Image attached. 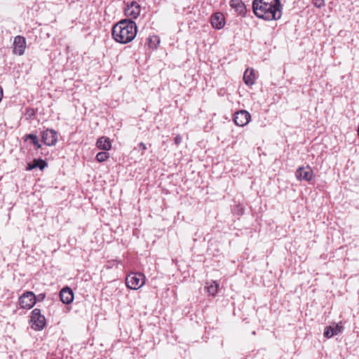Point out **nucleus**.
I'll use <instances>...</instances> for the list:
<instances>
[{
    "instance_id": "obj_1",
    "label": "nucleus",
    "mask_w": 359,
    "mask_h": 359,
    "mask_svg": "<svg viewBox=\"0 0 359 359\" xmlns=\"http://www.w3.org/2000/svg\"><path fill=\"white\" fill-rule=\"evenodd\" d=\"M252 10L255 15L264 20H278L282 16L280 0H253Z\"/></svg>"
},
{
    "instance_id": "obj_2",
    "label": "nucleus",
    "mask_w": 359,
    "mask_h": 359,
    "mask_svg": "<svg viewBox=\"0 0 359 359\" xmlns=\"http://www.w3.org/2000/svg\"><path fill=\"white\" fill-rule=\"evenodd\" d=\"M137 32L136 23L133 20L125 19L113 27L112 36L116 41L125 44L132 41Z\"/></svg>"
},
{
    "instance_id": "obj_3",
    "label": "nucleus",
    "mask_w": 359,
    "mask_h": 359,
    "mask_svg": "<svg viewBox=\"0 0 359 359\" xmlns=\"http://www.w3.org/2000/svg\"><path fill=\"white\" fill-rule=\"evenodd\" d=\"M126 283L128 288L137 290L144 285L145 276L141 273H131L127 276Z\"/></svg>"
},
{
    "instance_id": "obj_4",
    "label": "nucleus",
    "mask_w": 359,
    "mask_h": 359,
    "mask_svg": "<svg viewBox=\"0 0 359 359\" xmlns=\"http://www.w3.org/2000/svg\"><path fill=\"white\" fill-rule=\"evenodd\" d=\"M32 328L35 330H41L46 325V318L41 313L39 309H34L31 315Z\"/></svg>"
},
{
    "instance_id": "obj_5",
    "label": "nucleus",
    "mask_w": 359,
    "mask_h": 359,
    "mask_svg": "<svg viewBox=\"0 0 359 359\" xmlns=\"http://www.w3.org/2000/svg\"><path fill=\"white\" fill-rule=\"evenodd\" d=\"M36 302V297L32 292H26L19 298V304L23 309H29Z\"/></svg>"
},
{
    "instance_id": "obj_6",
    "label": "nucleus",
    "mask_w": 359,
    "mask_h": 359,
    "mask_svg": "<svg viewBox=\"0 0 359 359\" xmlns=\"http://www.w3.org/2000/svg\"><path fill=\"white\" fill-rule=\"evenodd\" d=\"M141 7L135 1H132L126 4L124 8L125 15L132 19H136L140 14Z\"/></svg>"
},
{
    "instance_id": "obj_7",
    "label": "nucleus",
    "mask_w": 359,
    "mask_h": 359,
    "mask_svg": "<svg viewBox=\"0 0 359 359\" xmlns=\"http://www.w3.org/2000/svg\"><path fill=\"white\" fill-rule=\"evenodd\" d=\"M251 119L250 114L246 110H240L234 114L233 121L238 126H246Z\"/></svg>"
},
{
    "instance_id": "obj_8",
    "label": "nucleus",
    "mask_w": 359,
    "mask_h": 359,
    "mask_svg": "<svg viewBox=\"0 0 359 359\" xmlns=\"http://www.w3.org/2000/svg\"><path fill=\"white\" fill-rule=\"evenodd\" d=\"M42 140L47 146H54L57 142V133L53 129H47L42 133Z\"/></svg>"
},
{
    "instance_id": "obj_9",
    "label": "nucleus",
    "mask_w": 359,
    "mask_h": 359,
    "mask_svg": "<svg viewBox=\"0 0 359 359\" xmlns=\"http://www.w3.org/2000/svg\"><path fill=\"white\" fill-rule=\"evenodd\" d=\"M229 5L236 15L245 17L248 10L242 0H231Z\"/></svg>"
},
{
    "instance_id": "obj_10",
    "label": "nucleus",
    "mask_w": 359,
    "mask_h": 359,
    "mask_svg": "<svg viewBox=\"0 0 359 359\" xmlns=\"http://www.w3.org/2000/svg\"><path fill=\"white\" fill-rule=\"evenodd\" d=\"M13 53L18 55L24 54L26 48L25 38L22 36H16L13 41Z\"/></svg>"
},
{
    "instance_id": "obj_11",
    "label": "nucleus",
    "mask_w": 359,
    "mask_h": 359,
    "mask_svg": "<svg viewBox=\"0 0 359 359\" xmlns=\"http://www.w3.org/2000/svg\"><path fill=\"white\" fill-rule=\"evenodd\" d=\"M313 176V170L309 167H300L296 171V177L299 180L311 181Z\"/></svg>"
},
{
    "instance_id": "obj_12",
    "label": "nucleus",
    "mask_w": 359,
    "mask_h": 359,
    "mask_svg": "<svg viewBox=\"0 0 359 359\" xmlns=\"http://www.w3.org/2000/svg\"><path fill=\"white\" fill-rule=\"evenodd\" d=\"M60 300L65 304L72 303L74 300V292L69 287H65L60 292Z\"/></svg>"
},
{
    "instance_id": "obj_13",
    "label": "nucleus",
    "mask_w": 359,
    "mask_h": 359,
    "mask_svg": "<svg viewBox=\"0 0 359 359\" xmlns=\"http://www.w3.org/2000/svg\"><path fill=\"white\" fill-rule=\"evenodd\" d=\"M211 24L215 29H222L224 26V15L220 12L213 14L211 17Z\"/></svg>"
},
{
    "instance_id": "obj_14",
    "label": "nucleus",
    "mask_w": 359,
    "mask_h": 359,
    "mask_svg": "<svg viewBox=\"0 0 359 359\" xmlns=\"http://www.w3.org/2000/svg\"><path fill=\"white\" fill-rule=\"evenodd\" d=\"M256 76L253 69H247L243 74V81L248 86H252L255 83Z\"/></svg>"
},
{
    "instance_id": "obj_15",
    "label": "nucleus",
    "mask_w": 359,
    "mask_h": 359,
    "mask_svg": "<svg viewBox=\"0 0 359 359\" xmlns=\"http://www.w3.org/2000/svg\"><path fill=\"white\" fill-rule=\"evenodd\" d=\"M47 163L41 158L34 159L32 162L29 163L27 166V170H32L34 168L44 169L47 166Z\"/></svg>"
},
{
    "instance_id": "obj_16",
    "label": "nucleus",
    "mask_w": 359,
    "mask_h": 359,
    "mask_svg": "<svg viewBox=\"0 0 359 359\" xmlns=\"http://www.w3.org/2000/svg\"><path fill=\"white\" fill-rule=\"evenodd\" d=\"M96 145L101 150L108 151L111 149V144L108 137H102L97 141Z\"/></svg>"
},
{
    "instance_id": "obj_17",
    "label": "nucleus",
    "mask_w": 359,
    "mask_h": 359,
    "mask_svg": "<svg viewBox=\"0 0 359 359\" xmlns=\"http://www.w3.org/2000/svg\"><path fill=\"white\" fill-rule=\"evenodd\" d=\"M341 331V327L337 325L336 326H328L326 327L324 331V336L327 338H331L335 334L340 333Z\"/></svg>"
},
{
    "instance_id": "obj_18",
    "label": "nucleus",
    "mask_w": 359,
    "mask_h": 359,
    "mask_svg": "<svg viewBox=\"0 0 359 359\" xmlns=\"http://www.w3.org/2000/svg\"><path fill=\"white\" fill-rule=\"evenodd\" d=\"M28 140H31L32 144L35 147L36 149H40L41 147V144L39 143V140L38 137L34 134H27L24 137V140L27 141Z\"/></svg>"
},
{
    "instance_id": "obj_19",
    "label": "nucleus",
    "mask_w": 359,
    "mask_h": 359,
    "mask_svg": "<svg viewBox=\"0 0 359 359\" xmlns=\"http://www.w3.org/2000/svg\"><path fill=\"white\" fill-rule=\"evenodd\" d=\"M109 154L106 151H100L96 155V160L98 162H104L109 158Z\"/></svg>"
},
{
    "instance_id": "obj_20",
    "label": "nucleus",
    "mask_w": 359,
    "mask_h": 359,
    "mask_svg": "<svg viewBox=\"0 0 359 359\" xmlns=\"http://www.w3.org/2000/svg\"><path fill=\"white\" fill-rule=\"evenodd\" d=\"M160 41L158 36H154L153 37H150L148 39L149 46L151 48H156L157 45L159 43Z\"/></svg>"
},
{
    "instance_id": "obj_21",
    "label": "nucleus",
    "mask_w": 359,
    "mask_h": 359,
    "mask_svg": "<svg viewBox=\"0 0 359 359\" xmlns=\"http://www.w3.org/2000/svg\"><path fill=\"white\" fill-rule=\"evenodd\" d=\"M233 212L236 214L237 215H243L244 210L242 205H237L234 207L233 210Z\"/></svg>"
},
{
    "instance_id": "obj_22",
    "label": "nucleus",
    "mask_w": 359,
    "mask_h": 359,
    "mask_svg": "<svg viewBox=\"0 0 359 359\" xmlns=\"http://www.w3.org/2000/svg\"><path fill=\"white\" fill-rule=\"evenodd\" d=\"M217 291V284H215V285H211L208 287V292L211 295H215V293Z\"/></svg>"
},
{
    "instance_id": "obj_23",
    "label": "nucleus",
    "mask_w": 359,
    "mask_h": 359,
    "mask_svg": "<svg viewBox=\"0 0 359 359\" xmlns=\"http://www.w3.org/2000/svg\"><path fill=\"white\" fill-rule=\"evenodd\" d=\"M314 5L317 8H321L325 6L324 0H315Z\"/></svg>"
},
{
    "instance_id": "obj_24",
    "label": "nucleus",
    "mask_w": 359,
    "mask_h": 359,
    "mask_svg": "<svg viewBox=\"0 0 359 359\" xmlns=\"http://www.w3.org/2000/svg\"><path fill=\"white\" fill-rule=\"evenodd\" d=\"M175 143L179 145L182 142V137L180 135H177L174 139Z\"/></svg>"
},
{
    "instance_id": "obj_25",
    "label": "nucleus",
    "mask_w": 359,
    "mask_h": 359,
    "mask_svg": "<svg viewBox=\"0 0 359 359\" xmlns=\"http://www.w3.org/2000/svg\"><path fill=\"white\" fill-rule=\"evenodd\" d=\"M46 297V294L44 293H41V294H39L37 297H36V301H43Z\"/></svg>"
},
{
    "instance_id": "obj_26",
    "label": "nucleus",
    "mask_w": 359,
    "mask_h": 359,
    "mask_svg": "<svg viewBox=\"0 0 359 359\" xmlns=\"http://www.w3.org/2000/svg\"><path fill=\"white\" fill-rule=\"evenodd\" d=\"M139 146L142 150L147 149V147H146L145 144H144L143 142L140 143Z\"/></svg>"
}]
</instances>
